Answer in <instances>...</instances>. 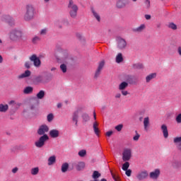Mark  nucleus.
<instances>
[{
	"label": "nucleus",
	"mask_w": 181,
	"mask_h": 181,
	"mask_svg": "<svg viewBox=\"0 0 181 181\" xmlns=\"http://www.w3.org/2000/svg\"><path fill=\"white\" fill-rule=\"evenodd\" d=\"M127 87H128V83L126 81H123L119 85L118 88L119 91H121L122 95L126 96V95H128V94H129V92L125 90V88H127Z\"/></svg>",
	"instance_id": "obj_8"
},
{
	"label": "nucleus",
	"mask_w": 181,
	"mask_h": 181,
	"mask_svg": "<svg viewBox=\"0 0 181 181\" xmlns=\"http://www.w3.org/2000/svg\"><path fill=\"white\" fill-rule=\"evenodd\" d=\"M4 62V58L0 55V64Z\"/></svg>",
	"instance_id": "obj_57"
},
{
	"label": "nucleus",
	"mask_w": 181,
	"mask_h": 181,
	"mask_svg": "<svg viewBox=\"0 0 181 181\" xmlns=\"http://www.w3.org/2000/svg\"><path fill=\"white\" fill-rule=\"evenodd\" d=\"M159 176H160V170L159 168H156L149 173V177L153 180H158Z\"/></svg>",
	"instance_id": "obj_11"
},
{
	"label": "nucleus",
	"mask_w": 181,
	"mask_h": 181,
	"mask_svg": "<svg viewBox=\"0 0 181 181\" xmlns=\"http://www.w3.org/2000/svg\"><path fill=\"white\" fill-rule=\"evenodd\" d=\"M129 168V162L125 161V163L122 166V170H128Z\"/></svg>",
	"instance_id": "obj_39"
},
{
	"label": "nucleus",
	"mask_w": 181,
	"mask_h": 181,
	"mask_svg": "<svg viewBox=\"0 0 181 181\" xmlns=\"http://www.w3.org/2000/svg\"><path fill=\"white\" fill-rule=\"evenodd\" d=\"M128 4V0H119L117 2L116 6L119 8H125Z\"/></svg>",
	"instance_id": "obj_18"
},
{
	"label": "nucleus",
	"mask_w": 181,
	"mask_h": 181,
	"mask_svg": "<svg viewBox=\"0 0 181 181\" xmlns=\"http://www.w3.org/2000/svg\"><path fill=\"white\" fill-rule=\"evenodd\" d=\"M132 157V151L130 148H125L122 153L123 162H128Z\"/></svg>",
	"instance_id": "obj_5"
},
{
	"label": "nucleus",
	"mask_w": 181,
	"mask_h": 181,
	"mask_svg": "<svg viewBox=\"0 0 181 181\" xmlns=\"http://www.w3.org/2000/svg\"><path fill=\"white\" fill-rule=\"evenodd\" d=\"M100 176H101V174L98 173V171H94L92 177L93 179H95V180H97Z\"/></svg>",
	"instance_id": "obj_38"
},
{
	"label": "nucleus",
	"mask_w": 181,
	"mask_h": 181,
	"mask_svg": "<svg viewBox=\"0 0 181 181\" xmlns=\"http://www.w3.org/2000/svg\"><path fill=\"white\" fill-rule=\"evenodd\" d=\"M124 62V58L122 57V54L119 53L116 56V63H122Z\"/></svg>",
	"instance_id": "obj_34"
},
{
	"label": "nucleus",
	"mask_w": 181,
	"mask_h": 181,
	"mask_svg": "<svg viewBox=\"0 0 181 181\" xmlns=\"http://www.w3.org/2000/svg\"><path fill=\"white\" fill-rule=\"evenodd\" d=\"M175 121L177 124H181V113L176 117Z\"/></svg>",
	"instance_id": "obj_46"
},
{
	"label": "nucleus",
	"mask_w": 181,
	"mask_h": 181,
	"mask_svg": "<svg viewBox=\"0 0 181 181\" xmlns=\"http://www.w3.org/2000/svg\"><path fill=\"white\" fill-rule=\"evenodd\" d=\"M62 23H63L64 25H69V21H67V19H64V20L62 21Z\"/></svg>",
	"instance_id": "obj_55"
},
{
	"label": "nucleus",
	"mask_w": 181,
	"mask_h": 181,
	"mask_svg": "<svg viewBox=\"0 0 181 181\" xmlns=\"http://www.w3.org/2000/svg\"><path fill=\"white\" fill-rule=\"evenodd\" d=\"M153 78H156V73H152L148 75L146 77V83H150L151 81L153 80Z\"/></svg>",
	"instance_id": "obj_22"
},
{
	"label": "nucleus",
	"mask_w": 181,
	"mask_h": 181,
	"mask_svg": "<svg viewBox=\"0 0 181 181\" xmlns=\"http://www.w3.org/2000/svg\"><path fill=\"white\" fill-rule=\"evenodd\" d=\"M49 32V28H45L40 31V36H46Z\"/></svg>",
	"instance_id": "obj_36"
},
{
	"label": "nucleus",
	"mask_w": 181,
	"mask_h": 181,
	"mask_svg": "<svg viewBox=\"0 0 181 181\" xmlns=\"http://www.w3.org/2000/svg\"><path fill=\"white\" fill-rule=\"evenodd\" d=\"M138 180H144L148 177V171L144 170L139 173L136 175Z\"/></svg>",
	"instance_id": "obj_16"
},
{
	"label": "nucleus",
	"mask_w": 181,
	"mask_h": 181,
	"mask_svg": "<svg viewBox=\"0 0 181 181\" xmlns=\"http://www.w3.org/2000/svg\"><path fill=\"white\" fill-rule=\"evenodd\" d=\"M76 170H83L86 168V163L81 161L76 165Z\"/></svg>",
	"instance_id": "obj_23"
},
{
	"label": "nucleus",
	"mask_w": 181,
	"mask_h": 181,
	"mask_svg": "<svg viewBox=\"0 0 181 181\" xmlns=\"http://www.w3.org/2000/svg\"><path fill=\"white\" fill-rule=\"evenodd\" d=\"M56 163V156H52L48 158V166H52Z\"/></svg>",
	"instance_id": "obj_25"
},
{
	"label": "nucleus",
	"mask_w": 181,
	"mask_h": 181,
	"mask_svg": "<svg viewBox=\"0 0 181 181\" xmlns=\"http://www.w3.org/2000/svg\"><path fill=\"white\" fill-rule=\"evenodd\" d=\"M116 40L117 42L118 49H119L120 50H124V49L127 47V41L124 38L121 37H117Z\"/></svg>",
	"instance_id": "obj_6"
},
{
	"label": "nucleus",
	"mask_w": 181,
	"mask_h": 181,
	"mask_svg": "<svg viewBox=\"0 0 181 181\" xmlns=\"http://www.w3.org/2000/svg\"><path fill=\"white\" fill-rule=\"evenodd\" d=\"M36 16V8L33 4H27L25 6V13L23 16V19L25 22L33 21Z\"/></svg>",
	"instance_id": "obj_2"
},
{
	"label": "nucleus",
	"mask_w": 181,
	"mask_h": 181,
	"mask_svg": "<svg viewBox=\"0 0 181 181\" xmlns=\"http://www.w3.org/2000/svg\"><path fill=\"white\" fill-rule=\"evenodd\" d=\"M141 135L138 134V132L136 131V135L133 137L134 141H139Z\"/></svg>",
	"instance_id": "obj_45"
},
{
	"label": "nucleus",
	"mask_w": 181,
	"mask_h": 181,
	"mask_svg": "<svg viewBox=\"0 0 181 181\" xmlns=\"http://www.w3.org/2000/svg\"><path fill=\"white\" fill-rule=\"evenodd\" d=\"M173 143L175 144L177 149L181 152V136H176L173 139Z\"/></svg>",
	"instance_id": "obj_15"
},
{
	"label": "nucleus",
	"mask_w": 181,
	"mask_h": 181,
	"mask_svg": "<svg viewBox=\"0 0 181 181\" xmlns=\"http://www.w3.org/2000/svg\"><path fill=\"white\" fill-rule=\"evenodd\" d=\"M78 155L81 158H84V156H86V155H87V151L86 150H81L78 151Z\"/></svg>",
	"instance_id": "obj_40"
},
{
	"label": "nucleus",
	"mask_w": 181,
	"mask_h": 181,
	"mask_svg": "<svg viewBox=\"0 0 181 181\" xmlns=\"http://www.w3.org/2000/svg\"><path fill=\"white\" fill-rule=\"evenodd\" d=\"M30 173L33 176H36V175L39 174V168L35 167V168H31Z\"/></svg>",
	"instance_id": "obj_32"
},
{
	"label": "nucleus",
	"mask_w": 181,
	"mask_h": 181,
	"mask_svg": "<svg viewBox=\"0 0 181 181\" xmlns=\"http://www.w3.org/2000/svg\"><path fill=\"white\" fill-rule=\"evenodd\" d=\"M144 4H145V6L146 8H150L151 7V1L149 0H145L144 1Z\"/></svg>",
	"instance_id": "obj_47"
},
{
	"label": "nucleus",
	"mask_w": 181,
	"mask_h": 181,
	"mask_svg": "<svg viewBox=\"0 0 181 181\" xmlns=\"http://www.w3.org/2000/svg\"><path fill=\"white\" fill-rule=\"evenodd\" d=\"M112 179H113L115 181H120L119 177L118 175L112 174Z\"/></svg>",
	"instance_id": "obj_49"
},
{
	"label": "nucleus",
	"mask_w": 181,
	"mask_h": 181,
	"mask_svg": "<svg viewBox=\"0 0 181 181\" xmlns=\"http://www.w3.org/2000/svg\"><path fill=\"white\" fill-rule=\"evenodd\" d=\"M46 141H49V136H47V134H44L35 142V146L36 148H43V146H45V144H46Z\"/></svg>",
	"instance_id": "obj_4"
},
{
	"label": "nucleus",
	"mask_w": 181,
	"mask_h": 181,
	"mask_svg": "<svg viewBox=\"0 0 181 181\" xmlns=\"http://www.w3.org/2000/svg\"><path fill=\"white\" fill-rule=\"evenodd\" d=\"M121 97H122V93H117L115 95V98H116V100L121 98Z\"/></svg>",
	"instance_id": "obj_50"
},
{
	"label": "nucleus",
	"mask_w": 181,
	"mask_h": 181,
	"mask_svg": "<svg viewBox=\"0 0 181 181\" xmlns=\"http://www.w3.org/2000/svg\"><path fill=\"white\" fill-rule=\"evenodd\" d=\"M143 127H144V130L146 132H148L149 131V128H151V118H149V117L146 116L144 118Z\"/></svg>",
	"instance_id": "obj_12"
},
{
	"label": "nucleus",
	"mask_w": 181,
	"mask_h": 181,
	"mask_svg": "<svg viewBox=\"0 0 181 181\" xmlns=\"http://www.w3.org/2000/svg\"><path fill=\"white\" fill-rule=\"evenodd\" d=\"M40 40H42V38L40 36L35 35L34 37H33L32 42L33 45H37Z\"/></svg>",
	"instance_id": "obj_33"
},
{
	"label": "nucleus",
	"mask_w": 181,
	"mask_h": 181,
	"mask_svg": "<svg viewBox=\"0 0 181 181\" xmlns=\"http://www.w3.org/2000/svg\"><path fill=\"white\" fill-rule=\"evenodd\" d=\"M8 108V105L0 104V112H6Z\"/></svg>",
	"instance_id": "obj_31"
},
{
	"label": "nucleus",
	"mask_w": 181,
	"mask_h": 181,
	"mask_svg": "<svg viewBox=\"0 0 181 181\" xmlns=\"http://www.w3.org/2000/svg\"><path fill=\"white\" fill-rule=\"evenodd\" d=\"M25 67H26V69H30V62H25Z\"/></svg>",
	"instance_id": "obj_52"
},
{
	"label": "nucleus",
	"mask_w": 181,
	"mask_h": 181,
	"mask_svg": "<svg viewBox=\"0 0 181 181\" xmlns=\"http://www.w3.org/2000/svg\"><path fill=\"white\" fill-rule=\"evenodd\" d=\"M100 181H107L105 178H103Z\"/></svg>",
	"instance_id": "obj_63"
},
{
	"label": "nucleus",
	"mask_w": 181,
	"mask_h": 181,
	"mask_svg": "<svg viewBox=\"0 0 181 181\" xmlns=\"http://www.w3.org/2000/svg\"><path fill=\"white\" fill-rule=\"evenodd\" d=\"M13 103H15V101L11 100L10 103H9V104H13Z\"/></svg>",
	"instance_id": "obj_61"
},
{
	"label": "nucleus",
	"mask_w": 181,
	"mask_h": 181,
	"mask_svg": "<svg viewBox=\"0 0 181 181\" xmlns=\"http://www.w3.org/2000/svg\"><path fill=\"white\" fill-rule=\"evenodd\" d=\"M30 60L33 62L35 67H39L42 64V62L37 54H33L30 57Z\"/></svg>",
	"instance_id": "obj_10"
},
{
	"label": "nucleus",
	"mask_w": 181,
	"mask_h": 181,
	"mask_svg": "<svg viewBox=\"0 0 181 181\" xmlns=\"http://www.w3.org/2000/svg\"><path fill=\"white\" fill-rule=\"evenodd\" d=\"M93 118H94L95 121L97 119V117L95 115V112H93Z\"/></svg>",
	"instance_id": "obj_58"
},
{
	"label": "nucleus",
	"mask_w": 181,
	"mask_h": 181,
	"mask_svg": "<svg viewBox=\"0 0 181 181\" xmlns=\"http://www.w3.org/2000/svg\"><path fill=\"white\" fill-rule=\"evenodd\" d=\"M46 93L45 92V90H40L37 95H36V98L38 100H43V98H45V95Z\"/></svg>",
	"instance_id": "obj_24"
},
{
	"label": "nucleus",
	"mask_w": 181,
	"mask_h": 181,
	"mask_svg": "<svg viewBox=\"0 0 181 181\" xmlns=\"http://www.w3.org/2000/svg\"><path fill=\"white\" fill-rule=\"evenodd\" d=\"M46 132H49V126L47 124H42L39 127L37 133L38 135H46Z\"/></svg>",
	"instance_id": "obj_13"
},
{
	"label": "nucleus",
	"mask_w": 181,
	"mask_h": 181,
	"mask_svg": "<svg viewBox=\"0 0 181 181\" xmlns=\"http://www.w3.org/2000/svg\"><path fill=\"white\" fill-rule=\"evenodd\" d=\"M133 68L136 70H141L144 69V64H142L141 63H136L133 64Z\"/></svg>",
	"instance_id": "obj_35"
},
{
	"label": "nucleus",
	"mask_w": 181,
	"mask_h": 181,
	"mask_svg": "<svg viewBox=\"0 0 181 181\" xmlns=\"http://www.w3.org/2000/svg\"><path fill=\"white\" fill-rule=\"evenodd\" d=\"M82 119L83 122H88L90 121V116L87 113L82 115Z\"/></svg>",
	"instance_id": "obj_37"
},
{
	"label": "nucleus",
	"mask_w": 181,
	"mask_h": 181,
	"mask_svg": "<svg viewBox=\"0 0 181 181\" xmlns=\"http://www.w3.org/2000/svg\"><path fill=\"white\" fill-rule=\"evenodd\" d=\"M60 69L64 73H66L67 71V66H66V64H64L60 65Z\"/></svg>",
	"instance_id": "obj_43"
},
{
	"label": "nucleus",
	"mask_w": 181,
	"mask_h": 181,
	"mask_svg": "<svg viewBox=\"0 0 181 181\" xmlns=\"http://www.w3.org/2000/svg\"><path fill=\"white\" fill-rule=\"evenodd\" d=\"M93 131H94L95 135H97V136H98L100 130H98V124H97V122H93Z\"/></svg>",
	"instance_id": "obj_29"
},
{
	"label": "nucleus",
	"mask_w": 181,
	"mask_h": 181,
	"mask_svg": "<svg viewBox=\"0 0 181 181\" xmlns=\"http://www.w3.org/2000/svg\"><path fill=\"white\" fill-rule=\"evenodd\" d=\"M68 8L69 9V14L71 18H76L77 12L78 11V7L77 5H76L73 1L71 0L68 4Z\"/></svg>",
	"instance_id": "obj_3"
},
{
	"label": "nucleus",
	"mask_w": 181,
	"mask_h": 181,
	"mask_svg": "<svg viewBox=\"0 0 181 181\" xmlns=\"http://www.w3.org/2000/svg\"><path fill=\"white\" fill-rule=\"evenodd\" d=\"M54 119V115H53V113H49L47 116V120L48 122H52V121H53Z\"/></svg>",
	"instance_id": "obj_41"
},
{
	"label": "nucleus",
	"mask_w": 181,
	"mask_h": 181,
	"mask_svg": "<svg viewBox=\"0 0 181 181\" xmlns=\"http://www.w3.org/2000/svg\"><path fill=\"white\" fill-rule=\"evenodd\" d=\"M8 37L11 42H21L23 40V30L21 28H13L8 33Z\"/></svg>",
	"instance_id": "obj_1"
},
{
	"label": "nucleus",
	"mask_w": 181,
	"mask_h": 181,
	"mask_svg": "<svg viewBox=\"0 0 181 181\" xmlns=\"http://www.w3.org/2000/svg\"><path fill=\"white\" fill-rule=\"evenodd\" d=\"M168 28L170 29H173V30H176V29H177V25H176V24H175L174 23H170L168 24Z\"/></svg>",
	"instance_id": "obj_42"
},
{
	"label": "nucleus",
	"mask_w": 181,
	"mask_h": 181,
	"mask_svg": "<svg viewBox=\"0 0 181 181\" xmlns=\"http://www.w3.org/2000/svg\"><path fill=\"white\" fill-rule=\"evenodd\" d=\"M60 135V132L56 129L49 131V136L51 138H59Z\"/></svg>",
	"instance_id": "obj_17"
},
{
	"label": "nucleus",
	"mask_w": 181,
	"mask_h": 181,
	"mask_svg": "<svg viewBox=\"0 0 181 181\" xmlns=\"http://www.w3.org/2000/svg\"><path fill=\"white\" fill-rule=\"evenodd\" d=\"M177 52L179 56L181 57V46L177 47Z\"/></svg>",
	"instance_id": "obj_51"
},
{
	"label": "nucleus",
	"mask_w": 181,
	"mask_h": 181,
	"mask_svg": "<svg viewBox=\"0 0 181 181\" xmlns=\"http://www.w3.org/2000/svg\"><path fill=\"white\" fill-rule=\"evenodd\" d=\"M83 110V107H79L77 108V110L73 113L72 115V121L74 122L76 127H78V114H80V112Z\"/></svg>",
	"instance_id": "obj_9"
},
{
	"label": "nucleus",
	"mask_w": 181,
	"mask_h": 181,
	"mask_svg": "<svg viewBox=\"0 0 181 181\" xmlns=\"http://www.w3.org/2000/svg\"><path fill=\"white\" fill-rule=\"evenodd\" d=\"M54 70H56V68H54V67H52V68L51 69V71H54Z\"/></svg>",
	"instance_id": "obj_60"
},
{
	"label": "nucleus",
	"mask_w": 181,
	"mask_h": 181,
	"mask_svg": "<svg viewBox=\"0 0 181 181\" xmlns=\"http://www.w3.org/2000/svg\"><path fill=\"white\" fill-rule=\"evenodd\" d=\"M57 108H62V103L57 104Z\"/></svg>",
	"instance_id": "obj_59"
},
{
	"label": "nucleus",
	"mask_w": 181,
	"mask_h": 181,
	"mask_svg": "<svg viewBox=\"0 0 181 181\" xmlns=\"http://www.w3.org/2000/svg\"><path fill=\"white\" fill-rule=\"evenodd\" d=\"M145 18L147 21H149V19H151V15L149 14H146L145 15Z\"/></svg>",
	"instance_id": "obj_56"
},
{
	"label": "nucleus",
	"mask_w": 181,
	"mask_h": 181,
	"mask_svg": "<svg viewBox=\"0 0 181 181\" xmlns=\"http://www.w3.org/2000/svg\"><path fill=\"white\" fill-rule=\"evenodd\" d=\"M105 64V61H101L99 63V65L98 66L97 70L95 71V78H98V77H100V74H101V71L103 70V69H104V66Z\"/></svg>",
	"instance_id": "obj_14"
},
{
	"label": "nucleus",
	"mask_w": 181,
	"mask_h": 181,
	"mask_svg": "<svg viewBox=\"0 0 181 181\" xmlns=\"http://www.w3.org/2000/svg\"><path fill=\"white\" fill-rule=\"evenodd\" d=\"M1 21L3 22H6V23H8L9 26L13 27L15 26V20L13 18L11 17L10 16L4 15L1 17Z\"/></svg>",
	"instance_id": "obj_7"
},
{
	"label": "nucleus",
	"mask_w": 181,
	"mask_h": 181,
	"mask_svg": "<svg viewBox=\"0 0 181 181\" xmlns=\"http://www.w3.org/2000/svg\"><path fill=\"white\" fill-rule=\"evenodd\" d=\"M124 127V125L122 124H118L115 127V129L118 132H120V131H122V128Z\"/></svg>",
	"instance_id": "obj_44"
},
{
	"label": "nucleus",
	"mask_w": 181,
	"mask_h": 181,
	"mask_svg": "<svg viewBox=\"0 0 181 181\" xmlns=\"http://www.w3.org/2000/svg\"><path fill=\"white\" fill-rule=\"evenodd\" d=\"M24 94H31V93H33V87L32 86H27L23 90Z\"/></svg>",
	"instance_id": "obj_28"
},
{
	"label": "nucleus",
	"mask_w": 181,
	"mask_h": 181,
	"mask_svg": "<svg viewBox=\"0 0 181 181\" xmlns=\"http://www.w3.org/2000/svg\"><path fill=\"white\" fill-rule=\"evenodd\" d=\"M146 25L145 24H141L139 27L133 28V32L135 33H141L143 30H145Z\"/></svg>",
	"instance_id": "obj_19"
},
{
	"label": "nucleus",
	"mask_w": 181,
	"mask_h": 181,
	"mask_svg": "<svg viewBox=\"0 0 181 181\" xmlns=\"http://www.w3.org/2000/svg\"><path fill=\"white\" fill-rule=\"evenodd\" d=\"M161 131L163 132L164 138H168L169 136V132H168V127L166 124H163L161 126Z\"/></svg>",
	"instance_id": "obj_20"
},
{
	"label": "nucleus",
	"mask_w": 181,
	"mask_h": 181,
	"mask_svg": "<svg viewBox=\"0 0 181 181\" xmlns=\"http://www.w3.org/2000/svg\"><path fill=\"white\" fill-rule=\"evenodd\" d=\"M124 172H125V175H127L128 177H129L132 173V170L131 169L124 170Z\"/></svg>",
	"instance_id": "obj_48"
},
{
	"label": "nucleus",
	"mask_w": 181,
	"mask_h": 181,
	"mask_svg": "<svg viewBox=\"0 0 181 181\" xmlns=\"http://www.w3.org/2000/svg\"><path fill=\"white\" fill-rule=\"evenodd\" d=\"M34 83L35 84H40V83H43V76H38L34 78Z\"/></svg>",
	"instance_id": "obj_30"
},
{
	"label": "nucleus",
	"mask_w": 181,
	"mask_h": 181,
	"mask_svg": "<svg viewBox=\"0 0 181 181\" xmlns=\"http://www.w3.org/2000/svg\"><path fill=\"white\" fill-rule=\"evenodd\" d=\"M92 13L98 22H101V17L100 16V14L95 11V10L92 9Z\"/></svg>",
	"instance_id": "obj_26"
},
{
	"label": "nucleus",
	"mask_w": 181,
	"mask_h": 181,
	"mask_svg": "<svg viewBox=\"0 0 181 181\" xmlns=\"http://www.w3.org/2000/svg\"><path fill=\"white\" fill-rule=\"evenodd\" d=\"M18 170H19V168H18L17 167H15L14 168L12 169L11 172L12 173H16Z\"/></svg>",
	"instance_id": "obj_53"
},
{
	"label": "nucleus",
	"mask_w": 181,
	"mask_h": 181,
	"mask_svg": "<svg viewBox=\"0 0 181 181\" xmlns=\"http://www.w3.org/2000/svg\"><path fill=\"white\" fill-rule=\"evenodd\" d=\"M31 74L30 71L26 70L24 73L19 75L18 78H19V80H21V78H26V77H30Z\"/></svg>",
	"instance_id": "obj_21"
},
{
	"label": "nucleus",
	"mask_w": 181,
	"mask_h": 181,
	"mask_svg": "<svg viewBox=\"0 0 181 181\" xmlns=\"http://www.w3.org/2000/svg\"><path fill=\"white\" fill-rule=\"evenodd\" d=\"M112 134H114V132H112V131H109V132H106V135L107 136H111V135H112Z\"/></svg>",
	"instance_id": "obj_54"
},
{
	"label": "nucleus",
	"mask_w": 181,
	"mask_h": 181,
	"mask_svg": "<svg viewBox=\"0 0 181 181\" xmlns=\"http://www.w3.org/2000/svg\"><path fill=\"white\" fill-rule=\"evenodd\" d=\"M61 170L62 173H66V172L69 170V163H63L61 167Z\"/></svg>",
	"instance_id": "obj_27"
},
{
	"label": "nucleus",
	"mask_w": 181,
	"mask_h": 181,
	"mask_svg": "<svg viewBox=\"0 0 181 181\" xmlns=\"http://www.w3.org/2000/svg\"><path fill=\"white\" fill-rule=\"evenodd\" d=\"M45 1V2L46 3V4H47V2H49V1H50V0H44Z\"/></svg>",
	"instance_id": "obj_62"
},
{
	"label": "nucleus",
	"mask_w": 181,
	"mask_h": 181,
	"mask_svg": "<svg viewBox=\"0 0 181 181\" xmlns=\"http://www.w3.org/2000/svg\"><path fill=\"white\" fill-rule=\"evenodd\" d=\"M77 36H78V37H80L81 35H80V34H78Z\"/></svg>",
	"instance_id": "obj_64"
}]
</instances>
